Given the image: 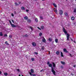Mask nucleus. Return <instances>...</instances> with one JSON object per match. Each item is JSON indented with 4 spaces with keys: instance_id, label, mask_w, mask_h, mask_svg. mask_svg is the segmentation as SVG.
I'll use <instances>...</instances> for the list:
<instances>
[{
    "instance_id": "obj_1",
    "label": "nucleus",
    "mask_w": 76,
    "mask_h": 76,
    "mask_svg": "<svg viewBox=\"0 0 76 76\" xmlns=\"http://www.w3.org/2000/svg\"><path fill=\"white\" fill-rule=\"evenodd\" d=\"M9 22H10V23L12 27H13V28H15V27H16V25L12 23V22H11V21L10 20H9Z\"/></svg>"
},
{
    "instance_id": "obj_2",
    "label": "nucleus",
    "mask_w": 76,
    "mask_h": 76,
    "mask_svg": "<svg viewBox=\"0 0 76 76\" xmlns=\"http://www.w3.org/2000/svg\"><path fill=\"white\" fill-rule=\"evenodd\" d=\"M51 68H52L51 70L52 71V72H53L54 75H56V71H55L54 70V69H53V68L52 67H51Z\"/></svg>"
},
{
    "instance_id": "obj_3",
    "label": "nucleus",
    "mask_w": 76,
    "mask_h": 76,
    "mask_svg": "<svg viewBox=\"0 0 76 76\" xmlns=\"http://www.w3.org/2000/svg\"><path fill=\"white\" fill-rule=\"evenodd\" d=\"M63 30L65 34H67V31H66V30H65L64 27L63 28Z\"/></svg>"
},
{
    "instance_id": "obj_4",
    "label": "nucleus",
    "mask_w": 76,
    "mask_h": 76,
    "mask_svg": "<svg viewBox=\"0 0 76 76\" xmlns=\"http://www.w3.org/2000/svg\"><path fill=\"white\" fill-rule=\"evenodd\" d=\"M63 11L61 10H59V14L60 15H63Z\"/></svg>"
},
{
    "instance_id": "obj_5",
    "label": "nucleus",
    "mask_w": 76,
    "mask_h": 76,
    "mask_svg": "<svg viewBox=\"0 0 76 76\" xmlns=\"http://www.w3.org/2000/svg\"><path fill=\"white\" fill-rule=\"evenodd\" d=\"M67 41H69V37H70V35L69 34H67Z\"/></svg>"
},
{
    "instance_id": "obj_6",
    "label": "nucleus",
    "mask_w": 76,
    "mask_h": 76,
    "mask_svg": "<svg viewBox=\"0 0 76 76\" xmlns=\"http://www.w3.org/2000/svg\"><path fill=\"white\" fill-rule=\"evenodd\" d=\"M53 10H54V12H55V13H56V14H57V9H56L55 8H54Z\"/></svg>"
},
{
    "instance_id": "obj_7",
    "label": "nucleus",
    "mask_w": 76,
    "mask_h": 76,
    "mask_svg": "<svg viewBox=\"0 0 76 76\" xmlns=\"http://www.w3.org/2000/svg\"><path fill=\"white\" fill-rule=\"evenodd\" d=\"M29 74H30V75H31V76H36V75H35V74H32L31 73V72H30L29 73Z\"/></svg>"
},
{
    "instance_id": "obj_8",
    "label": "nucleus",
    "mask_w": 76,
    "mask_h": 76,
    "mask_svg": "<svg viewBox=\"0 0 76 76\" xmlns=\"http://www.w3.org/2000/svg\"><path fill=\"white\" fill-rule=\"evenodd\" d=\"M32 45L33 46H36V43L35 42H32Z\"/></svg>"
},
{
    "instance_id": "obj_9",
    "label": "nucleus",
    "mask_w": 76,
    "mask_h": 76,
    "mask_svg": "<svg viewBox=\"0 0 76 76\" xmlns=\"http://www.w3.org/2000/svg\"><path fill=\"white\" fill-rule=\"evenodd\" d=\"M63 51L64 52H65V53H68V51H67V50H66V49H63Z\"/></svg>"
},
{
    "instance_id": "obj_10",
    "label": "nucleus",
    "mask_w": 76,
    "mask_h": 76,
    "mask_svg": "<svg viewBox=\"0 0 76 76\" xmlns=\"http://www.w3.org/2000/svg\"><path fill=\"white\" fill-rule=\"evenodd\" d=\"M42 42H45V41H46V40H45V39L44 38L43 39H42Z\"/></svg>"
},
{
    "instance_id": "obj_11",
    "label": "nucleus",
    "mask_w": 76,
    "mask_h": 76,
    "mask_svg": "<svg viewBox=\"0 0 76 76\" xmlns=\"http://www.w3.org/2000/svg\"><path fill=\"white\" fill-rule=\"evenodd\" d=\"M71 19L72 20H74L75 19V17L74 16H72L71 18Z\"/></svg>"
},
{
    "instance_id": "obj_12",
    "label": "nucleus",
    "mask_w": 76,
    "mask_h": 76,
    "mask_svg": "<svg viewBox=\"0 0 76 76\" xmlns=\"http://www.w3.org/2000/svg\"><path fill=\"white\" fill-rule=\"evenodd\" d=\"M56 53L57 55H59V54H60V52L58 51L56 52Z\"/></svg>"
},
{
    "instance_id": "obj_13",
    "label": "nucleus",
    "mask_w": 76,
    "mask_h": 76,
    "mask_svg": "<svg viewBox=\"0 0 76 76\" xmlns=\"http://www.w3.org/2000/svg\"><path fill=\"white\" fill-rule=\"evenodd\" d=\"M25 8L24 7H21V10H25Z\"/></svg>"
},
{
    "instance_id": "obj_14",
    "label": "nucleus",
    "mask_w": 76,
    "mask_h": 76,
    "mask_svg": "<svg viewBox=\"0 0 76 76\" xmlns=\"http://www.w3.org/2000/svg\"><path fill=\"white\" fill-rule=\"evenodd\" d=\"M61 64H65V62H63V61H61Z\"/></svg>"
},
{
    "instance_id": "obj_15",
    "label": "nucleus",
    "mask_w": 76,
    "mask_h": 76,
    "mask_svg": "<svg viewBox=\"0 0 76 76\" xmlns=\"http://www.w3.org/2000/svg\"><path fill=\"white\" fill-rule=\"evenodd\" d=\"M31 73H34V70H33V69H31Z\"/></svg>"
},
{
    "instance_id": "obj_16",
    "label": "nucleus",
    "mask_w": 76,
    "mask_h": 76,
    "mask_svg": "<svg viewBox=\"0 0 76 76\" xmlns=\"http://www.w3.org/2000/svg\"><path fill=\"white\" fill-rule=\"evenodd\" d=\"M35 21L36 22H38V19L35 18Z\"/></svg>"
},
{
    "instance_id": "obj_17",
    "label": "nucleus",
    "mask_w": 76,
    "mask_h": 76,
    "mask_svg": "<svg viewBox=\"0 0 76 76\" xmlns=\"http://www.w3.org/2000/svg\"><path fill=\"white\" fill-rule=\"evenodd\" d=\"M52 64H53V66L54 67H56V64H54V63H52Z\"/></svg>"
},
{
    "instance_id": "obj_18",
    "label": "nucleus",
    "mask_w": 76,
    "mask_h": 76,
    "mask_svg": "<svg viewBox=\"0 0 76 76\" xmlns=\"http://www.w3.org/2000/svg\"><path fill=\"white\" fill-rule=\"evenodd\" d=\"M53 5L55 7H57V5H56V4L55 3L53 4Z\"/></svg>"
},
{
    "instance_id": "obj_19",
    "label": "nucleus",
    "mask_w": 76,
    "mask_h": 76,
    "mask_svg": "<svg viewBox=\"0 0 76 76\" xmlns=\"http://www.w3.org/2000/svg\"><path fill=\"white\" fill-rule=\"evenodd\" d=\"M64 15H65V16H67V15H68L67 13L66 12H65L64 13Z\"/></svg>"
},
{
    "instance_id": "obj_20",
    "label": "nucleus",
    "mask_w": 76,
    "mask_h": 76,
    "mask_svg": "<svg viewBox=\"0 0 76 76\" xmlns=\"http://www.w3.org/2000/svg\"><path fill=\"white\" fill-rule=\"evenodd\" d=\"M61 57H63V54L62 52H61Z\"/></svg>"
},
{
    "instance_id": "obj_21",
    "label": "nucleus",
    "mask_w": 76,
    "mask_h": 76,
    "mask_svg": "<svg viewBox=\"0 0 76 76\" xmlns=\"http://www.w3.org/2000/svg\"><path fill=\"white\" fill-rule=\"evenodd\" d=\"M55 42H56V43H57V42H58V39H55Z\"/></svg>"
},
{
    "instance_id": "obj_22",
    "label": "nucleus",
    "mask_w": 76,
    "mask_h": 76,
    "mask_svg": "<svg viewBox=\"0 0 76 76\" xmlns=\"http://www.w3.org/2000/svg\"><path fill=\"white\" fill-rule=\"evenodd\" d=\"M49 67H52V64H49Z\"/></svg>"
},
{
    "instance_id": "obj_23",
    "label": "nucleus",
    "mask_w": 76,
    "mask_h": 76,
    "mask_svg": "<svg viewBox=\"0 0 76 76\" xmlns=\"http://www.w3.org/2000/svg\"><path fill=\"white\" fill-rule=\"evenodd\" d=\"M44 48H45L44 47L42 46V48H41L42 50H44Z\"/></svg>"
},
{
    "instance_id": "obj_24",
    "label": "nucleus",
    "mask_w": 76,
    "mask_h": 76,
    "mask_svg": "<svg viewBox=\"0 0 76 76\" xmlns=\"http://www.w3.org/2000/svg\"><path fill=\"white\" fill-rule=\"evenodd\" d=\"M26 20H27V19H28V17H25L24 18Z\"/></svg>"
},
{
    "instance_id": "obj_25",
    "label": "nucleus",
    "mask_w": 76,
    "mask_h": 76,
    "mask_svg": "<svg viewBox=\"0 0 76 76\" xmlns=\"http://www.w3.org/2000/svg\"><path fill=\"white\" fill-rule=\"evenodd\" d=\"M3 34H2V32H0V36H2Z\"/></svg>"
},
{
    "instance_id": "obj_26",
    "label": "nucleus",
    "mask_w": 76,
    "mask_h": 76,
    "mask_svg": "<svg viewBox=\"0 0 76 76\" xmlns=\"http://www.w3.org/2000/svg\"><path fill=\"white\" fill-rule=\"evenodd\" d=\"M4 74L5 76H7V73L6 72L4 73Z\"/></svg>"
},
{
    "instance_id": "obj_27",
    "label": "nucleus",
    "mask_w": 76,
    "mask_h": 76,
    "mask_svg": "<svg viewBox=\"0 0 76 76\" xmlns=\"http://www.w3.org/2000/svg\"><path fill=\"white\" fill-rule=\"evenodd\" d=\"M49 41H52V39L50 38L49 39Z\"/></svg>"
},
{
    "instance_id": "obj_28",
    "label": "nucleus",
    "mask_w": 76,
    "mask_h": 76,
    "mask_svg": "<svg viewBox=\"0 0 76 76\" xmlns=\"http://www.w3.org/2000/svg\"><path fill=\"white\" fill-rule=\"evenodd\" d=\"M5 44H7V45H9V44L8 43H7V41L5 42Z\"/></svg>"
},
{
    "instance_id": "obj_29",
    "label": "nucleus",
    "mask_w": 76,
    "mask_h": 76,
    "mask_svg": "<svg viewBox=\"0 0 76 76\" xmlns=\"http://www.w3.org/2000/svg\"><path fill=\"white\" fill-rule=\"evenodd\" d=\"M41 29H43L44 28V27L43 26H42L41 27Z\"/></svg>"
},
{
    "instance_id": "obj_30",
    "label": "nucleus",
    "mask_w": 76,
    "mask_h": 76,
    "mask_svg": "<svg viewBox=\"0 0 76 76\" xmlns=\"http://www.w3.org/2000/svg\"><path fill=\"white\" fill-rule=\"evenodd\" d=\"M31 60H32V61H34V60H35V59L34 58H32Z\"/></svg>"
},
{
    "instance_id": "obj_31",
    "label": "nucleus",
    "mask_w": 76,
    "mask_h": 76,
    "mask_svg": "<svg viewBox=\"0 0 76 76\" xmlns=\"http://www.w3.org/2000/svg\"><path fill=\"white\" fill-rule=\"evenodd\" d=\"M74 12H76V8L74 9Z\"/></svg>"
},
{
    "instance_id": "obj_32",
    "label": "nucleus",
    "mask_w": 76,
    "mask_h": 76,
    "mask_svg": "<svg viewBox=\"0 0 76 76\" xmlns=\"http://www.w3.org/2000/svg\"><path fill=\"white\" fill-rule=\"evenodd\" d=\"M42 33H40L39 34V36H41L42 35Z\"/></svg>"
},
{
    "instance_id": "obj_33",
    "label": "nucleus",
    "mask_w": 76,
    "mask_h": 76,
    "mask_svg": "<svg viewBox=\"0 0 76 76\" xmlns=\"http://www.w3.org/2000/svg\"><path fill=\"white\" fill-rule=\"evenodd\" d=\"M47 64H48V65L50 64V62L49 61L48 62H47Z\"/></svg>"
},
{
    "instance_id": "obj_34",
    "label": "nucleus",
    "mask_w": 76,
    "mask_h": 76,
    "mask_svg": "<svg viewBox=\"0 0 76 76\" xmlns=\"http://www.w3.org/2000/svg\"><path fill=\"white\" fill-rule=\"evenodd\" d=\"M15 4L16 6H18V4H17L16 3H15Z\"/></svg>"
},
{
    "instance_id": "obj_35",
    "label": "nucleus",
    "mask_w": 76,
    "mask_h": 76,
    "mask_svg": "<svg viewBox=\"0 0 76 76\" xmlns=\"http://www.w3.org/2000/svg\"><path fill=\"white\" fill-rule=\"evenodd\" d=\"M40 18L41 19H43V18L42 17V16H40Z\"/></svg>"
},
{
    "instance_id": "obj_36",
    "label": "nucleus",
    "mask_w": 76,
    "mask_h": 76,
    "mask_svg": "<svg viewBox=\"0 0 76 76\" xmlns=\"http://www.w3.org/2000/svg\"><path fill=\"white\" fill-rule=\"evenodd\" d=\"M7 34H6L4 35V37H7Z\"/></svg>"
},
{
    "instance_id": "obj_37",
    "label": "nucleus",
    "mask_w": 76,
    "mask_h": 76,
    "mask_svg": "<svg viewBox=\"0 0 76 76\" xmlns=\"http://www.w3.org/2000/svg\"><path fill=\"white\" fill-rule=\"evenodd\" d=\"M34 54H36V55H37V54H38V53L37 52H34Z\"/></svg>"
},
{
    "instance_id": "obj_38",
    "label": "nucleus",
    "mask_w": 76,
    "mask_h": 76,
    "mask_svg": "<svg viewBox=\"0 0 76 76\" xmlns=\"http://www.w3.org/2000/svg\"><path fill=\"white\" fill-rule=\"evenodd\" d=\"M12 21L13 23H15L14 22V21H13V20H12Z\"/></svg>"
},
{
    "instance_id": "obj_39",
    "label": "nucleus",
    "mask_w": 76,
    "mask_h": 76,
    "mask_svg": "<svg viewBox=\"0 0 76 76\" xmlns=\"http://www.w3.org/2000/svg\"><path fill=\"white\" fill-rule=\"evenodd\" d=\"M11 15L12 16H13V17L14 16V14H13V13H12Z\"/></svg>"
},
{
    "instance_id": "obj_40",
    "label": "nucleus",
    "mask_w": 76,
    "mask_h": 76,
    "mask_svg": "<svg viewBox=\"0 0 76 76\" xmlns=\"http://www.w3.org/2000/svg\"><path fill=\"white\" fill-rule=\"evenodd\" d=\"M28 22H31V20H28Z\"/></svg>"
},
{
    "instance_id": "obj_41",
    "label": "nucleus",
    "mask_w": 76,
    "mask_h": 76,
    "mask_svg": "<svg viewBox=\"0 0 76 76\" xmlns=\"http://www.w3.org/2000/svg\"><path fill=\"white\" fill-rule=\"evenodd\" d=\"M37 28H38V29H39V30H41V28L39 27H37Z\"/></svg>"
},
{
    "instance_id": "obj_42",
    "label": "nucleus",
    "mask_w": 76,
    "mask_h": 76,
    "mask_svg": "<svg viewBox=\"0 0 76 76\" xmlns=\"http://www.w3.org/2000/svg\"><path fill=\"white\" fill-rule=\"evenodd\" d=\"M17 70L18 72H20V70H19V69H17Z\"/></svg>"
},
{
    "instance_id": "obj_43",
    "label": "nucleus",
    "mask_w": 76,
    "mask_h": 76,
    "mask_svg": "<svg viewBox=\"0 0 76 76\" xmlns=\"http://www.w3.org/2000/svg\"><path fill=\"white\" fill-rule=\"evenodd\" d=\"M30 28H31V30H32V27H30Z\"/></svg>"
},
{
    "instance_id": "obj_44",
    "label": "nucleus",
    "mask_w": 76,
    "mask_h": 76,
    "mask_svg": "<svg viewBox=\"0 0 76 76\" xmlns=\"http://www.w3.org/2000/svg\"><path fill=\"white\" fill-rule=\"evenodd\" d=\"M9 37L10 38H12V36H11V35H9Z\"/></svg>"
},
{
    "instance_id": "obj_45",
    "label": "nucleus",
    "mask_w": 76,
    "mask_h": 76,
    "mask_svg": "<svg viewBox=\"0 0 76 76\" xmlns=\"http://www.w3.org/2000/svg\"><path fill=\"white\" fill-rule=\"evenodd\" d=\"M26 11L27 12H29V10H26Z\"/></svg>"
},
{
    "instance_id": "obj_46",
    "label": "nucleus",
    "mask_w": 76,
    "mask_h": 76,
    "mask_svg": "<svg viewBox=\"0 0 76 76\" xmlns=\"http://www.w3.org/2000/svg\"><path fill=\"white\" fill-rule=\"evenodd\" d=\"M73 67H76V65H74L73 66Z\"/></svg>"
},
{
    "instance_id": "obj_47",
    "label": "nucleus",
    "mask_w": 76,
    "mask_h": 76,
    "mask_svg": "<svg viewBox=\"0 0 76 76\" xmlns=\"http://www.w3.org/2000/svg\"><path fill=\"white\" fill-rule=\"evenodd\" d=\"M1 72L0 71V75H1Z\"/></svg>"
},
{
    "instance_id": "obj_48",
    "label": "nucleus",
    "mask_w": 76,
    "mask_h": 76,
    "mask_svg": "<svg viewBox=\"0 0 76 76\" xmlns=\"http://www.w3.org/2000/svg\"><path fill=\"white\" fill-rule=\"evenodd\" d=\"M26 37H28V35L26 34L25 36Z\"/></svg>"
},
{
    "instance_id": "obj_49",
    "label": "nucleus",
    "mask_w": 76,
    "mask_h": 76,
    "mask_svg": "<svg viewBox=\"0 0 76 76\" xmlns=\"http://www.w3.org/2000/svg\"><path fill=\"white\" fill-rule=\"evenodd\" d=\"M71 75H72V76H73V74H72V73H71Z\"/></svg>"
},
{
    "instance_id": "obj_50",
    "label": "nucleus",
    "mask_w": 76,
    "mask_h": 76,
    "mask_svg": "<svg viewBox=\"0 0 76 76\" xmlns=\"http://www.w3.org/2000/svg\"><path fill=\"white\" fill-rule=\"evenodd\" d=\"M42 70H43V69H42V70H41V71H40V72H42Z\"/></svg>"
},
{
    "instance_id": "obj_51",
    "label": "nucleus",
    "mask_w": 76,
    "mask_h": 76,
    "mask_svg": "<svg viewBox=\"0 0 76 76\" xmlns=\"http://www.w3.org/2000/svg\"><path fill=\"white\" fill-rule=\"evenodd\" d=\"M69 55L71 56V57H72V55L71 54H70Z\"/></svg>"
},
{
    "instance_id": "obj_52",
    "label": "nucleus",
    "mask_w": 76,
    "mask_h": 76,
    "mask_svg": "<svg viewBox=\"0 0 76 76\" xmlns=\"http://www.w3.org/2000/svg\"><path fill=\"white\" fill-rule=\"evenodd\" d=\"M20 3H21L20 2H19V4H20Z\"/></svg>"
},
{
    "instance_id": "obj_53",
    "label": "nucleus",
    "mask_w": 76,
    "mask_h": 76,
    "mask_svg": "<svg viewBox=\"0 0 76 76\" xmlns=\"http://www.w3.org/2000/svg\"><path fill=\"white\" fill-rule=\"evenodd\" d=\"M74 42H75V43H76V42H75V41H74Z\"/></svg>"
},
{
    "instance_id": "obj_54",
    "label": "nucleus",
    "mask_w": 76,
    "mask_h": 76,
    "mask_svg": "<svg viewBox=\"0 0 76 76\" xmlns=\"http://www.w3.org/2000/svg\"><path fill=\"white\" fill-rule=\"evenodd\" d=\"M61 68H63V66H61Z\"/></svg>"
},
{
    "instance_id": "obj_55",
    "label": "nucleus",
    "mask_w": 76,
    "mask_h": 76,
    "mask_svg": "<svg viewBox=\"0 0 76 76\" xmlns=\"http://www.w3.org/2000/svg\"><path fill=\"white\" fill-rule=\"evenodd\" d=\"M42 1H44L45 0H42Z\"/></svg>"
},
{
    "instance_id": "obj_56",
    "label": "nucleus",
    "mask_w": 76,
    "mask_h": 76,
    "mask_svg": "<svg viewBox=\"0 0 76 76\" xmlns=\"http://www.w3.org/2000/svg\"><path fill=\"white\" fill-rule=\"evenodd\" d=\"M19 76H20V75H19Z\"/></svg>"
},
{
    "instance_id": "obj_57",
    "label": "nucleus",
    "mask_w": 76,
    "mask_h": 76,
    "mask_svg": "<svg viewBox=\"0 0 76 76\" xmlns=\"http://www.w3.org/2000/svg\"><path fill=\"white\" fill-rule=\"evenodd\" d=\"M1 1H4V0H1Z\"/></svg>"
},
{
    "instance_id": "obj_58",
    "label": "nucleus",
    "mask_w": 76,
    "mask_h": 76,
    "mask_svg": "<svg viewBox=\"0 0 76 76\" xmlns=\"http://www.w3.org/2000/svg\"><path fill=\"white\" fill-rule=\"evenodd\" d=\"M35 1H37V0H34Z\"/></svg>"
},
{
    "instance_id": "obj_59",
    "label": "nucleus",
    "mask_w": 76,
    "mask_h": 76,
    "mask_svg": "<svg viewBox=\"0 0 76 76\" xmlns=\"http://www.w3.org/2000/svg\"><path fill=\"white\" fill-rule=\"evenodd\" d=\"M71 40H72V41H73V40H72V39H71Z\"/></svg>"
},
{
    "instance_id": "obj_60",
    "label": "nucleus",
    "mask_w": 76,
    "mask_h": 76,
    "mask_svg": "<svg viewBox=\"0 0 76 76\" xmlns=\"http://www.w3.org/2000/svg\"><path fill=\"white\" fill-rule=\"evenodd\" d=\"M49 54H50V52H49Z\"/></svg>"
},
{
    "instance_id": "obj_61",
    "label": "nucleus",
    "mask_w": 76,
    "mask_h": 76,
    "mask_svg": "<svg viewBox=\"0 0 76 76\" xmlns=\"http://www.w3.org/2000/svg\"><path fill=\"white\" fill-rule=\"evenodd\" d=\"M66 0V1H67V0Z\"/></svg>"
},
{
    "instance_id": "obj_62",
    "label": "nucleus",
    "mask_w": 76,
    "mask_h": 76,
    "mask_svg": "<svg viewBox=\"0 0 76 76\" xmlns=\"http://www.w3.org/2000/svg\"><path fill=\"white\" fill-rule=\"evenodd\" d=\"M75 1H76V0H75Z\"/></svg>"
}]
</instances>
